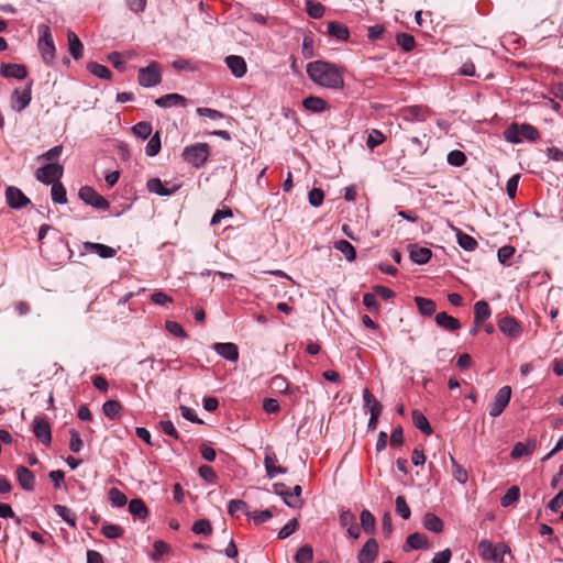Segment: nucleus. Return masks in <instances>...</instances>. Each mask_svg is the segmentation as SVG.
Segmentation results:
<instances>
[{
	"instance_id": "9",
	"label": "nucleus",
	"mask_w": 563,
	"mask_h": 563,
	"mask_svg": "<svg viewBox=\"0 0 563 563\" xmlns=\"http://www.w3.org/2000/svg\"><path fill=\"white\" fill-rule=\"evenodd\" d=\"M511 397V388L510 386L501 387L495 398L494 401L489 405V415L493 418H496L503 413L510 401Z\"/></svg>"
},
{
	"instance_id": "20",
	"label": "nucleus",
	"mask_w": 563,
	"mask_h": 563,
	"mask_svg": "<svg viewBox=\"0 0 563 563\" xmlns=\"http://www.w3.org/2000/svg\"><path fill=\"white\" fill-rule=\"evenodd\" d=\"M16 477L20 486L27 492H32L35 486L34 474L25 466L20 465L16 468Z\"/></svg>"
},
{
	"instance_id": "44",
	"label": "nucleus",
	"mask_w": 563,
	"mask_h": 563,
	"mask_svg": "<svg viewBox=\"0 0 563 563\" xmlns=\"http://www.w3.org/2000/svg\"><path fill=\"white\" fill-rule=\"evenodd\" d=\"M457 242L465 251H474L478 245L477 241L473 236L461 231L457 232Z\"/></svg>"
},
{
	"instance_id": "60",
	"label": "nucleus",
	"mask_w": 563,
	"mask_h": 563,
	"mask_svg": "<svg viewBox=\"0 0 563 563\" xmlns=\"http://www.w3.org/2000/svg\"><path fill=\"white\" fill-rule=\"evenodd\" d=\"M363 305L372 312H378L379 303L374 292H366L363 296Z\"/></svg>"
},
{
	"instance_id": "63",
	"label": "nucleus",
	"mask_w": 563,
	"mask_h": 563,
	"mask_svg": "<svg viewBox=\"0 0 563 563\" xmlns=\"http://www.w3.org/2000/svg\"><path fill=\"white\" fill-rule=\"evenodd\" d=\"M69 433H70L69 449L74 453H78L82 448V441L80 439V435L75 429L69 430Z\"/></svg>"
},
{
	"instance_id": "54",
	"label": "nucleus",
	"mask_w": 563,
	"mask_h": 563,
	"mask_svg": "<svg viewBox=\"0 0 563 563\" xmlns=\"http://www.w3.org/2000/svg\"><path fill=\"white\" fill-rule=\"evenodd\" d=\"M101 532L108 539H117L123 536V529L120 526L112 523L102 526Z\"/></svg>"
},
{
	"instance_id": "15",
	"label": "nucleus",
	"mask_w": 563,
	"mask_h": 563,
	"mask_svg": "<svg viewBox=\"0 0 563 563\" xmlns=\"http://www.w3.org/2000/svg\"><path fill=\"white\" fill-rule=\"evenodd\" d=\"M432 548V543L429 541L424 533L415 532L407 537L404 550H429Z\"/></svg>"
},
{
	"instance_id": "16",
	"label": "nucleus",
	"mask_w": 563,
	"mask_h": 563,
	"mask_svg": "<svg viewBox=\"0 0 563 563\" xmlns=\"http://www.w3.org/2000/svg\"><path fill=\"white\" fill-rule=\"evenodd\" d=\"M378 555V543L375 539H369L363 545L357 555L358 563H374Z\"/></svg>"
},
{
	"instance_id": "38",
	"label": "nucleus",
	"mask_w": 563,
	"mask_h": 563,
	"mask_svg": "<svg viewBox=\"0 0 563 563\" xmlns=\"http://www.w3.org/2000/svg\"><path fill=\"white\" fill-rule=\"evenodd\" d=\"M51 195L55 203L64 205L67 202L66 189L60 181H56L52 185Z\"/></svg>"
},
{
	"instance_id": "25",
	"label": "nucleus",
	"mask_w": 563,
	"mask_h": 563,
	"mask_svg": "<svg viewBox=\"0 0 563 563\" xmlns=\"http://www.w3.org/2000/svg\"><path fill=\"white\" fill-rule=\"evenodd\" d=\"M435 323L440 328L450 332L457 331L461 328L460 320L452 316H449L446 312H439L435 316Z\"/></svg>"
},
{
	"instance_id": "23",
	"label": "nucleus",
	"mask_w": 563,
	"mask_h": 563,
	"mask_svg": "<svg viewBox=\"0 0 563 563\" xmlns=\"http://www.w3.org/2000/svg\"><path fill=\"white\" fill-rule=\"evenodd\" d=\"M213 349L220 356L228 361L236 362L239 360V349L234 343H216Z\"/></svg>"
},
{
	"instance_id": "52",
	"label": "nucleus",
	"mask_w": 563,
	"mask_h": 563,
	"mask_svg": "<svg viewBox=\"0 0 563 563\" xmlns=\"http://www.w3.org/2000/svg\"><path fill=\"white\" fill-rule=\"evenodd\" d=\"M533 451V446L527 443L518 442L515 444L511 451V457L518 460L522 456L531 454Z\"/></svg>"
},
{
	"instance_id": "64",
	"label": "nucleus",
	"mask_w": 563,
	"mask_h": 563,
	"mask_svg": "<svg viewBox=\"0 0 563 563\" xmlns=\"http://www.w3.org/2000/svg\"><path fill=\"white\" fill-rule=\"evenodd\" d=\"M199 475L208 483H216L217 474L209 465H201L198 470Z\"/></svg>"
},
{
	"instance_id": "12",
	"label": "nucleus",
	"mask_w": 563,
	"mask_h": 563,
	"mask_svg": "<svg viewBox=\"0 0 563 563\" xmlns=\"http://www.w3.org/2000/svg\"><path fill=\"white\" fill-rule=\"evenodd\" d=\"M431 114L429 108L423 106H409L400 110L399 115L407 122L426 121Z\"/></svg>"
},
{
	"instance_id": "19",
	"label": "nucleus",
	"mask_w": 563,
	"mask_h": 563,
	"mask_svg": "<svg viewBox=\"0 0 563 563\" xmlns=\"http://www.w3.org/2000/svg\"><path fill=\"white\" fill-rule=\"evenodd\" d=\"M225 64L231 70L232 75L238 78L243 77L246 74L247 66L243 57L239 55H230L225 58Z\"/></svg>"
},
{
	"instance_id": "46",
	"label": "nucleus",
	"mask_w": 563,
	"mask_h": 563,
	"mask_svg": "<svg viewBox=\"0 0 563 563\" xmlns=\"http://www.w3.org/2000/svg\"><path fill=\"white\" fill-rule=\"evenodd\" d=\"M520 497V489L518 486H511L506 494L501 497L500 504L503 507H509L516 503Z\"/></svg>"
},
{
	"instance_id": "40",
	"label": "nucleus",
	"mask_w": 563,
	"mask_h": 563,
	"mask_svg": "<svg viewBox=\"0 0 563 563\" xmlns=\"http://www.w3.org/2000/svg\"><path fill=\"white\" fill-rule=\"evenodd\" d=\"M87 69L92 75H95L101 79H110V77H111V70L107 66L98 64L96 62L88 63Z\"/></svg>"
},
{
	"instance_id": "30",
	"label": "nucleus",
	"mask_w": 563,
	"mask_h": 563,
	"mask_svg": "<svg viewBox=\"0 0 563 563\" xmlns=\"http://www.w3.org/2000/svg\"><path fill=\"white\" fill-rule=\"evenodd\" d=\"M328 34L336 40L345 41L349 38L350 32L344 24L333 21L328 23Z\"/></svg>"
},
{
	"instance_id": "7",
	"label": "nucleus",
	"mask_w": 563,
	"mask_h": 563,
	"mask_svg": "<svg viewBox=\"0 0 563 563\" xmlns=\"http://www.w3.org/2000/svg\"><path fill=\"white\" fill-rule=\"evenodd\" d=\"M78 196L85 203L96 209L108 210L110 208L109 201L90 186L81 187Z\"/></svg>"
},
{
	"instance_id": "43",
	"label": "nucleus",
	"mask_w": 563,
	"mask_h": 563,
	"mask_svg": "<svg viewBox=\"0 0 563 563\" xmlns=\"http://www.w3.org/2000/svg\"><path fill=\"white\" fill-rule=\"evenodd\" d=\"M451 462H452V475L453 477L461 484H465L468 479V473L467 471L460 465L455 459L451 455Z\"/></svg>"
},
{
	"instance_id": "2",
	"label": "nucleus",
	"mask_w": 563,
	"mask_h": 563,
	"mask_svg": "<svg viewBox=\"0 0 563 563\" xmlns=\"http://www.w3.org/2000/svg\"><path fill=\"white\" fill-rule=\"evenodd\" d=\"M504 136L508 142L518 144L523 140L536 142L540 139V132L537 128L528 123H512L505 130Z\"/></svg>"
},
{
	"instance_id": "48",
	"label": "nucleus",
	"mask_w": 563,
	"mask_h": 563,
	"mask_svg": "<svg viewBox=\"0 0 563 563\" xmlns=\"http://www.w3.org/2000/svg\"><path fill=\"white\" fill-rule=\"evenodd\" d=\"M191 530L196 534L210 536L212 533V526L208 519H199L194 522Z\"/></svg>"
},
{
	"instance_id": "45",
	"label": "nucleus",
	"mask_w": 563,
	"mask_h": 563,
	"mask_svg": "<svg viewBox=\"0 0 563 563\" xmlns=\"http://www.w3.org/2000/svg\"><path fill=\"white\" fill-rule=\"evenodd\" d=\"M385 135L377 129H373L367 136L366 145L369 150H374L385 142Z\"/></svg>"
},
{
	"instance_id": "21",
	"label": "nucleus",
	"mask_w": 563,
	"mask_h": 563,
	"mask_svg": "<svg viewBox=\"0 0 563 563\" xmlns=\"http://www.w3.org/2000/svg\"><path fill=\"white\" fill-rule=\"evenodd\" d=\"M0 74L5 78L24 79L27 76V69L24 65L20 64H3L0 68Z\"/></svg>"
},
{
	"instance_id": "8",
	"label": "nucleus",
	"mask_w": 563,
	"mask_h": 563,
	"mask_svg": "<svg viewBox=\"0 0 563 563\" xmlns=\"http://www.w3.org/2000/svg\"><path fill=\"white\" fill-rule=\"evenodd\" d=\"M63 166L59 164L51 163L36 170V179L43 184H54L63 176Z\"/></svg>"
},
{
	"instance_id": "26",
	"label": "nucleus",
	"mask_w": 563,
	"mask_h": 563,
	"mask_svg": "<svg viewBox=\"0 0 563 563\" xmlns=\"http://www.w3.org/2000/svg\"><path fill=\"white\" fill-rule=\"evenodd\" d=\"M302 106L307 111L321 113L329 109L327 101L320 97L309 96L302 100Z\"/></svg>"
},
{
	"instance_id": "41",
	"label": "nucleus",
	"mask_w": 563,
	"mask_h": 563,
	"mask_svg": "<svg viewBox=\"0 0 563 563\" xmlns=\"http://www.w3.org/2000/svg\"><path fill=\"white\" fill-rule=\"evenodd\" d=\"M313 559V550L309 544H303L295 555L296 563H311Z\"/></svg>"
},
{
	"instance_id": "56",
	"label": "nucleus",
	"mask_w": 563,
	"mask_h": 563,
	"mask_svg": "<svg viewBox=\"0 0 563 563\" xmlns=\"http://www.w3.org/2000/svg\"><path fill=\"white\" fill-rule=\"evenodd\" d=\"M272 517H273V514L269 509L255 510V511H251V514H247V518L252 519L255 525H261L263 522H266Z\"/></svg>"
},
{
	"instance_id": "37",
	"label": "nucleus",
	"mask_w": 563,
	"mask_h": 563,
	"mask_svg": "<svg viewBox=\"0 0 563 563\" xmlns=\"http://www.w3.org/2000/svg\"><path fill=\"white\" fill-rule=\"evenodd\" d=\"M228 512L232 517H239L240 514H244L246 516H247V514H251V511H249L247 504L244 500H241V499H232V500H230L229 507H228Z\"/></svg>"
},
{
	"instance_id": "6",
	"label": "nucleus",
	"mask_w": 563,
	"mask_h": 563,
	"mask_svg": "<svg viewBox=\"0 0 563 563\" xmlns=\"http://www.w3.org/2000/svg\"><path fill=\"white\" fill-rule=\"evenodd\" d=\"M137 81L142 87L150 88L162 81L161 66L152 62L148 66L139 69Z\"/></svg>"
},
{
	"instance_id": "28",
	"label": "nucleus",
	"mask_w": 563,
	"mask_h": 563,
	"mask_svg": "<svg viewBox=\"0 0 563 563\" xmlns=\"http://www.w3.org/2000/svg\"><path fill=\"white\" fill-rule=\"evenodd\" d=\"M415 302L420 314L424 317H431L437 310V305L432 299L417 296L415 297Z\"/></svg>"
},
{
	"instance_id": "61",
	"label": "nucleus",
	"mask_w": 563,
	"mask_h": 563,
	"mask_svg": "<svg viewBox=\"0 0 563 563\" xmlns=\"http://www.w3.org/2000/svg\"><path fill=\"white\" fill-rule=\"evenodd\" d=\"M516 250L514 246L511 245H505L503 247H500L498 250V253H497V256H498V261L501 263V264H507L508 261L512 257V255L515 254Z\"/></svg>"
},
{
	"instance_id": "14",
	"label": "nucleus",
	"mask_w": 563,
	"mask_h": 563,
	"mask_svg": "<svg viewBox=\"0 0 563 563\" xmlns=\"http://www.w3.org/2000/svg\"><path fill=\"white\" fill-rule=\"evenodd\" d=\"M5 200L13 209H21L31 203L30 199L22 192V190L14 186H9L5 189Z\"/></svg>"
},
{
	"instance_id": "58",
	"label": "nucleus",
	"mask_w": 563,
	"mask_h": 563,
	"mask_svg": "<svg viewBox=\"0 0 563 563\" xmlns=\"http://www.w3.org/2000/svg\"><path fill=\"white\" fill-rule=\"evenodd\" d=\"M466 162V156L463 152L454 150L448 155V163L452 166H462Z\"/></svg>"
},
{
	"instance_id": "47",
	"label": "nucleus",
	"mask_w": 563,
	"mask_h": 563,
	"mask_svg": "<svg viewBox=\"0 0 563 563\" xmlns=\"http://www.w3.org/2000/svg\"><path fill=\"white\" fill-rule=\"evenodd\" d=\"M396 42L405 52H410L416 44L415 37L408 33L397 34Z\"/></svg>"
},
{
	"instance_id": "57",
	"label": "nucleus",
	"mask_w": 563,
	"mask_h": 563,
	"mask_svg": "<svg viewBox=\"0 0 563 563\" xmlns=\"http://www.w3.org/2000/svg\"><path fill=\"white\" fill-rule=\"evenodd\" d=\"M396 512L405 520L410 518L411 511L404 496L396 498Z\"/></svg>"
},
{
	"instance_id": "34",
	"label": "nucleus",
	"mask_w": 563,
	"mask_h": 563,
	"mask_svg": "<svg viewBox=\"0 0 563 563\" xmlns=\"http://www.w3.org/2000/svg\"><path fill=\"white\" fill-rule=\"evenodd\" d=\"M412 422L417 429H419L422 433L430 435L432 433V428L427 419V417L420 412L419 410L412 411Z\"/></svg>"
},
{
	"instance_id": "31",
	"label": "nucleus",
	"mask_w": 563,
	"mask_h": 563,
	"mask_svg": "<svg viewBox=\"0 0 563 563\" xmlns=\"http://www.w3.org/2000/svg\"><path fill=\"white\" fill-rule=\"evenodd\" d=\"M129 511L139 519H145L148 517V509L145 503L140 498H134L130 501Z\"/></svg>"
},
{
	"instance_id": "49",
	"label": "nucleus",
	"mask_w": 563,
	"mask_h": 563,
	"mask_svg": "<svg viewBox=\"0 0 563 563\" xmlns=\"http://www.w3.org/2000/svg\"><path fill=\"white\" fill-rule=\"evenodd\" d=\"M307 13L313 19H320L323 16L325 8L320 2L307 0Z\"/></svg>"
},
{
	"instance_id": "59",
	"label": "nucleus",
	"mask_w": 563,
	"mask_h": 563,
	"mask_svg": "<svg viewBox=\"0 0 563 563\" xmlns=\"http://www.w3.org/2000/svg\"><path fill=\"white\" fill-rule=\"evenodd\" d=\"M309 203L313 207H320L324 199V192L320 188H312L308 195Z\"/></svg>"
},
{
	"instance_id": "17",
	"label": "nucleus",
	"mask_w": 563,
	"mask_h": 563,
	"mask_svg": "<svg viewBox=\"0 0 563 563\" xmlns=\"http://www.w3.org/2000/svg\"><path fill=\"white\" fill-rule=\"evenodd\" d=\"M264 466L269 478H274L279 474H285L287 470L278 464L276 454L269 450L265 452Z\"/></svg>"
},
{
	"instance_id": "36",
	"label": "nucleus",
	"mask_w": 563,
	"mask_h": 563,
	"mask_svg": "<svg viewBox=\"0 0 563 563\" xmlns=\"http://www.w3.org/2000/svg\"><path fill=\"white\" fill-rule=\"evenodd\" d=\"M334 249L340 251L349 262L356 258V251L354 246L346 240H339L334 243Z\"/></svg>"
},
{
	"instance_id": "18",
	"label": "nucleus",
	"mask_w": 563,
	"mask_h": 563,
	"mask_svg": "<svg viewBox=\"0 0 563 563\" xmlns=\"http://www.w3.org/2000/svg\"><path fill=\"white\" fill-rule=\"evenodd\" d=\"M82 247L88 253H96L102 258H111L117 254V250L101 244V243H95V242H85L82 244Z\"/></svg>"
},
{
	"instance_id": "50",
	"label": "nucleus",
	"mask_w": 563,
	"mask_h": 563,
	"mask_svg": "<svg viewBox=\"0 0 563 563\" xmlns=\"http://www.w3.org/2000/svg\"><path fill=\"white\" fill-rule=\"evenodd\" d=\"M109 500L114 507H122L126 504L128 498L118 488L112 487L109 490Z\"/></svg>"
},
{
	"instance_id": "27",
	"label": "nucleus",
	"mask_w": 563,
	"mask_h": 563,
	"mask_svg": "<svg viewBox=\"0 0 563 563\" xmlns=\"http://www.w3.org/2000/svg\"><path fill=\"white\" fill-rule=\"evenodd\" d=\"M67 40H68V48H69L70 55L75 59L81 58L82 57L84 46H82L79 37L77 36V34L69 30L67 32Z\"/></svg>"
},
{
	"instance_id": "1",
	"label": "nucleus",
	"mask_w": 563,
	"mask_h": 563,
	"mask_svg": "<svg viewBox=\"0 0 563 563\" xmlns=\"http://www.w3.org/2000/svg\"><path fill=\"white\" fill-rule=\"evenodd\" d=\"M309 78L317 85L330 89L344 86L343 68L324 60H314L307 65Z\"/></svg>"
},
{
	"instance_id": "51",
	"label": "nucleus",
	"mask_w": 563,
	"mask_h": 563,
	"mask_svg": "<svg viewBox=\"0 0 563 563\" xmlns=\"http://www.w3.org/2000/svg\"><path fill=\"white\" fill-rule=\"evenodd\" d=\"M132 131H133L134 135H136L137 137H140L142 140H145L152 133V124L150 122L142 121V122L136 123L132 128Z\"/></svg>"
},
{
	"instance_id": "53",
	"label": "nucleus",
	"mask_w": 563,
	"mask_h": 563,
	"mask_svg": "<svg viewBox=\"0 0 563 563\" xmlns=\"http://www.w3.org/2000/svg\"><path fill=\"white\" fill-rule=\"evenodd\" d=\"M161 151V139L158 132H156L147 142L145 153L147 156H155Z\"/></svg>"
},
{
	"instance_id": "33",
	"label": "nucleus",
	"mask_w": 563,
	"mask_h": 563,
	"mask_svg": "<svg viewBox=\"0 0 563 563\" xmlns=\"http://www.w3.org/2000/svg\"><path fill=\"white\" fill-rule=\"evenodd\" d=\"M492 314V310L489 305L484 301H477L474 305V321L475 323H482L484 320L488 319Z\"/></svg>"
},
{
	"instance_id": "4",
	"label": "nucleus",
	"mask_w": 563,
	"mask_h": 563,
	"mask_svg": "<svg viewBox=\"0 0 563 563\" xmlns=\"http://www.w3.org/2000/svg\"><path fill=\"white\" fill-rule=\"evenodd\" d=\"M210 155V146L207 143H195L186 146L183 151L185 162L199 168L206 164Z\"/></svg>"
},
{
	"instance_id": "3",
	"label": "nucleus",
	"mask_w": 563,
	"mask_h": 563,
	"mask_svg": "<svg viewBox=\"0 0 563 563\" xmlns=\"http://www.w3.org/2000/svg\"><path fill=\"white\" fill-rule=\"evenodd\" d=\"M38 33H40V38H38L37 46H38L40 53L42 55L43 62L46 65H52V63L55 58L56 47H55V44L53 41V35H52L51 29L46 24H41L38 26Z\"/></svg>"
},
{
	"instance_id": "32",
	"label": "nucleus",
	"mask_w": 563,
	"mask_h": 563,
	"mask_svg": "<svg viewBox=\"0 0 563 563\" xmlns=\"http://www.w3.org/2000/svg\"><path fill=\"white\" fill-rule=\"evenodd\" d=\"M423 526L427 530L434 533H441L443 531V521L432 512L424 515Z\"/></svg>"
},
{
	"instance_id": "11",
	"label": "nucleus",
	"mask_w": 563,
	"mask_h": 563,
	"mask_svg": "<svg viewBox=\"0 0 563 563\" xmlns=\"http://www.w3.org/2000/svg\"><path fill=\"white\" fill-rule=\"evenodd\" d=\"M32 85L33 81H30L26 87L20 91L19 89H15L12 92L11 96V107L15 111H22L24 110L31 102L32 96Z\"/></svg>"
},
{
	"instance_id": "55",
	"label": "nucleus",
	"mask_w": 563,
	"mask_h": 563,
	"mask_svg": "<svg viewBox=\"0 0 563 563\" xmlns=\"http://www.w3.org/2000/svg\"><path fill=\"white\" fill-rule=\"evenodd\" d=\"M302 488L300 485H296L290 492L291 496L287 498V506L290 508H300L302 506L301 496Z\"/></svg>"
},
{
	"instance_id": "10",
	"label": "nucleus",
	"mask_w": 563,
	"mask_h": 563,
	"mask_svg": "<svg viewBox=\"0 0 563 563\" xmlns=\"http://www.w3.org/2000/svg\"><path fill=\"white\" fill-rule=\"evenodd\" d=\"M33 433L43 444L49 445L52 442L51 424L45 418L35 417L32 422Z\"/></svg>"
},
{
	"instance_id": "13",
	"label": "nucleus",
	"mask_w": 563,
	"mask_h": 563,
	"mask_svg": "<svg viewBox=\"0 0 563 563\" xmlns=\"http://www.w3.org/2000/svg\"><path fill=\"white\" fill-rule=\"evenodd\" d=\"M497 324L500 332L508 338L517 339L522 333V327L514 317L505 316L498 320Z\"/></svg>"
},
{
	"instance_id": "35",
	"label": "nucleus",
	"mask_w": 563,
	"mask_h": 563,
	"mask_svg": "<svg viewBox=\"0 0 563 563\" xmlns=\"http://www.w3.org/2000/svg\"><path fill=\"white\" fill-rule=\"evenodd\" d=\"M55 512L66 521L70 527H76L77 516L76 514L68 507L64 505H54Z\"/></svg>"
},
{
	"instance_id": "5",
	"label": "nucleus",
	"mask_w": 563,
	"mask_h": 563,
	"mask_svg": "<svg viewBox=\"0 0 563 563\" xmlns=\"http://www.w3.org/2000/svg\"><path fill=\"white\" fill-rule=\"evenodd\" d=\"M506 551L507 547L504 543L494 545L488 540H482L478 544V554L485 561L501 563Z\"/></svg>"
},
{
	"instance_id": "62",
	"label": "nucleus",
	"mask_w": 563,
	"mask_h": 563,
	"mask_svg": "<svg viewBox=\"0 0 563 563\" xmlns=\"http://www.w3.org/2000/svg\"><path fill=\"white\" fill-rule=\"evenodd\" d=\"M298 528L297 519H291L288 521L278 532L279 539H286L291 536Z\"/></svg>"
},
{
	"instance_id": "22",
	"label": "nucleus",
	"mask_w": 563,
	"mask_h": 563,
	"mask_svg": "<svg viewBox=\"0 0 563 563\" xmlns=\"http://www.w3.org/2000/svg\"><path fill=\"white\" fill-rule=\"evenodd\" d=\"M155 104L161 108L186 107L187 99L178 93H168L157 98Z\"/></svg>"
},
{
	"instance_id": "39",
	"label": "nucleus",
	"mask_w": 563,
	"mask_h": 563,
	"mask_svg": "<svg viewBox=\"0 0 563 563\" xmlns=\"http://www.w3.org/2000/svg\"><path fill=\"white\" fill-rule=\"evenodd\" d=\"M361 526L366 533H373L375 531L376 519L367 509L361 512Z\"/></svg>"
},
{
	"instance_id": "42",
	"label": "nucleus",
	"mask_w": 563,
	"mask_h": 563,
	"mask_svg": "<svg viewBox=\"0 0 563 563\" xmlns=\"http://www.w3.org/2000/svg\"><path fill=\"white\" fill-rule=\"evenodd\" d=\"M121 409L122 406L117 400H108L102 406V411L109 419H115L119 416Z\"/></svg>"
},
{
	"instance_id": "24",
	"label": "nucleus",
	"mask_w": 563,
	"mask_h": 563,
	"mask_svg": "<svg viewBox=\"0 0 563 563\" xmlns=\"http://www.w3.org/2000/svg\"><path fill=\"white\" fill-rule=\"evenodd\" d=\"M432 252L428 247H422L417 244L409 245V256L413 263L419 265L426 264L431 258Z\"/></svg>"
},
{
	"instance_id": "29",
	"label": "nucleus",
	"mask_w": 563,
	"mask_h": 563,
	"mask_svg": "<svg viewBox=\"0 0 563 563\" xmlns=\"http://www.w3.org/2000/svg\"><path fill=\"white\" fill-rule=\"evenodd\" d=\"M147 189L151 192L157 194L159 196H170L173 195L177 189L178 186H174L172 189H167L164 184L158 178H151L147 181Z\"/></svg>"
}]
</instances>
